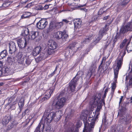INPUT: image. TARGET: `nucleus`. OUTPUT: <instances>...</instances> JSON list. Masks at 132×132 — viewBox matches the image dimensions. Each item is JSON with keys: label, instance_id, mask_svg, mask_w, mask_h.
Here are the masks:
<instances>
[{"label": "nucleus", "instance_id": "f257e3e1", "mask_svg": "<svg viewBox=\"0 0 132 132\" xmlns=\"http://www.w3.org/2000/svg\"><path fill=\"white\" fill-rule=\"evenodd\" d=\"M111 22L112 21L110 20L107 21H106V24L105 25L104 27L100 29L99 32L98 36L96 40V41L98 39V41H96L97 42H98L102 37L104 34L109 29V26H110Z\"/></svg>", "mask_w": 132, "mask_h": 132}, {"label": "nucleus", "instance_id": "f03ea898", "mask_svg": "<svg viewBox=\"0 0 132 132\" xmlns=\"http://www.w3.org/2000/svg\"><path fill=\"white\" fill-rule=\"evenodd\" d=\"M101 96V94L100 93H97L94 96V98L93 104L95 105H97V107L102 108L103 105L104 106L105 105V101H103L102 100H101L98 103V102L100 100Z\"/></svg>", "mask_w": 132, "mask_h": 132}, {"label": "nucleus", "instance_id": "7ed1b4c3", "mask_svg": "<svg viewBox=\"0 0 132 132\" xmlns=\"http://www.w3.org/2000/svg\"><path fill=\"white\" fill-rule=\"evenodd\" d=\"M44 116L46 117L45 121L47 124L50 123L56 116V113L54 112H50L48 110H46L44 113Z\"/></svg>", "mask_w": 132, "mask_h": 132}, {"label": "nucleus", "instance_id": "20e7f679", "mask_svg": "<svg viewBox=\"0 0 132 132\" xmlns=\"http://www.w3.org/2000/svg\"><path fill=\"white\" fill-rule=\"evenodd\" d=\"M132 30V22H128L125 25L121 27L120 30V34H124L129 31Z\"/></svg>", "mask_w": 132, "mask_h": 132}, {"label": "nucleus", "instance_id": "39448f33", "mask_svg": "<svg viewBox=\"0 0 132 132\" xmlns=\"http://www.w3.org/2000/svg\"><path fill=\"white\" fill-rule=\"evenodd\" d=\"M98 118V114L95 115L94 112H93L89 114L88 116V120L90 122V128H93L94 126L96 121Z\"/></svg>", "mask_w": 132, "mask_h": 132}, {"label": "nucleus", "instance_id": "423d86ee", "mask_svg": "<svg viewBox=\"0 0 132 132\" xmlns=\"http://www.w3.org/2000/svg\"><path fill=\"white\" fill-rule=\"evenodd\" d=\"M41 38L39 35V32L33 31L30 33L28 39V40L35 39L36 41H39L41 39Z\"/></svg>", "mask_w": 132, "mask_h": 132}, {"label": "nucleus", "instance_id": "0eeeda50", "mask_svg": "<svg viewBox=\"0 0 132 132\" xmlns=\"http://www.w3.org/2000/svg\"><path fill=\"white\" fill-rule=\"evenodd\" d=\"M66 101V98L64 97L59 99L55 104L56 109L59 110L62 108L65 105Z\"/></svg>", "mask_w": 132, "mask_h": 132}, {"label": "nucleus", "instance_id": "6e6552de", "mask_svg": "<svg viewBox=\"0 0 132 132\" xmlns=\"http://www.w3.org/2000/svg\"><path fill=\"white\" fill-rule=\"evenodd\" d=\"M48 22L45 19H42L38 22L36 26L39 29L42 30L45 28L48 24Z\"/></svg>", "mask_w": 132, "mask_h": 132}, {"label": "nucleus", "instance_id": "1a4fd4ad", "mask_svg": "<svg viewBox=\"0 0 132 132\" xmlns=\"http://www.w3.org/2000/svg\"><path fill=\"white\" fill-rule=\"evenodd\" d=\"M121 117L120 118V122L126 125L130 124L131 122L132 117L129 114H127L125 117Z\"/></svg>", "mask_w": 132, "mask_h": 132}, {"label": "nucleus", "instance_id": "9d476101", "mask_svg": "<svg viewBox=\"0 0 132 132\" xmlns=\"http://www.w3.org/2000/svg\"><path fill=\"white\" fill-rule=\"evenodd\" d=\"M54 35L55 37L58 39L62 38L63 37L65 39L68 36V35L66 34L65 31L63 32L57 31L55 33Z\"/></svg>", "mask_w": 132, "mask_h": 132}, {"label": "nucleus", "instance_id": "9b49d317", "mask_svg": "<svg viewBox=\"0 0 132 132\" xmlns=\"http://www.w3.org/2000/svg\"><path fill=\"white\" fill-rule=\"evenodd\" d=\"M67 48L69 50V52L75 53L78 50L79 47H77V43L74 42L70 44L67 47Z\"/></svg>", "mask_w": 132, "mask_h": 132}, {"label": "nucleus", "instance_id": "f8f14e48", "mask_svg": "<svg viewBox=\"0 0 132 132\" xmlns=\"http://www.w3.org/2000/svg\"><path fill=\"white\" fill-rule=\"evenodd\" d=\"M9 53L11 55L14 54L17 50L15 43L13 42H10L9 44Z\"/></svg>", "mask_w": 132, "mask_h": 132}, {"label": "nucleus", "instance_id": "ddd939ff", "mask_svg": "<svg viewBox=\"0 0 132 132\" xmlns=\"http://www.w3.org/2000/svg\"><path fill=\"white\" fill-rule=\"evenodd\" d=\"M77 81L78 79H75V77L69 83L70 90L72 92L75 91L76 85Z\"/></svg>", "mask_w": 132, "mask_h": 132}, {"label": "nucleus", "instance_id": "4468645a", "mask_svg": "<svg viewBox=\"0 0 132 132\" xmlns=\"http://www.w3.org/2000/svg\"><path fill=\"white\" fill-rule=\"evenodd\" d=\"M55 87H51L49 90L46 91V94L45 96L42 98V100L44 101L47 100L50 97L52 94L54 90Z\"/></svg>", "mask_w": 132, "mask_h": 132}, {"label": "nucleus", "instance_id": "2eb2a0df", "mask_svg": "<svg viewBox=\"0 0 132 132\" xmlns=\"http://www.w3.org/2000/svg\"><path fill=\"white\" fill-rule=\"evenodd\" d=\"M26 38L25 39V42H24L22 40L21 38L18 39L17 40V42L18 44V46L19 48L22 49H24V48L27 45V43L26 42Z\"/></svg>", "mask_w": 132, "mask_h": 132}, {"label": "nucleus", "instance_id": "dca6fc26", "mask_svg": "<svg viewBox=\"0 0 132 132\" xmlns=\"http://www.w3.org/2000/svg\"><path fill=\"white\" fill-rule=\"evenodd\" d=\"M106 58L105 57H103L101 61V62L98 67V71L99 72V76L100 77V76H103V74L104 72L106 70V69H104V67L102 66L103 61L105 62Z\"/></svg>", "mask_w": 132, "mask_h": 132}, {"label": "nucleus", "instance_id": "f3484780", "mask_svg": "<svg viewBox=\"0 0 132 132\" xmlns=\"http://www.w3.org/2000/svg\"><path fill=\"white\" fill-rule=\"evenodd\" d=\"M87 115L88 114H84L82 112V113L81 117H82V116H84V119L83 120V122L84 123V128H86L85 129L88 132H90L91 129L89 128H88V123H87L86 120Z\"/></svg>", "mask_w": 132, "mask_h": 132}, {"label": "nucleus", "instance_id": "a211bd4d", "mask_svg": "<svg viewBox=\"0 0 132 132\" xmlns=\"http://www.w3.org/2000/svg\"><path fill=\"white\" fill-rule=\"evenodd\" d=\"M55 26V24L52 22H51L50 23L49 27L45 31V34H49L55 28H56Z\"/></svg>", "mask_w": 132, "mask_h": 132}, {"label": "nucleus", "instance_id": "6ab92c4d", "mask_svg": "<svg viewBox=\"0 0 132 132\" xmlns=\"http://www.w3.org/2000/svg\"><path fill=\"white\" fill-rule=\"evenodd\" d=\"M126 54V52L125 50L123 52L122 55H121L120 53L119 54L116 60V63L122 65V64L123 57Z\"/></svg>", "mask_w": 132, "mask_h": 132}, {"label": "nucleus", "instance_id": "aec40b11", "mask_svg": "<svg viewBox=\"0 0 132 132\" xmlns=\"http://www.w3.org/2000/svg\"><path fill=\"white\" fill-rule=\"evenodd\" d=\"M127 112V110L126 107L121 106L118 111V115L122 117L126 116Z\"/></svg>", "mask_w": 132, "mask_h": 132}, {"label": "nucleus", "instance_id": "412c9836", "mask_svg": "<svg viewBox=\"0 0 132 132\" xmlns=\"http://www.w3.org/2000/svg\"><path fill=\"white\" fill-rule=\"evenodd\" d=\"M17 58V62L19 64H22L24 63L25 57L23 56V55L21 53H19L18 54Z\"/></svg>", "mask_w": 132, "mask_h": 132}, {"label": "nucleus", "instance_id": "4be33fe9", "mask_svg": "<svg viewBox=\"0 0 132 132\" xmlns=\"http://www.w3.org/2000/svg\"><path fill=\"white\" fill-rule=\"evenodd\" d=\"M10 115L8 116H5L2 119V123L3 126H5L9 122L11 119Z\"/></svg>", "mask_w": 132, "mask_h": 132}, {"label": "nucleus", "instance_id": "5701e85b", "mask_svg": "<svg viewBox=\"0 0 132 132\" xmlns=\"http://www.w3.org/2000/svg\"><path fill=\"white\" fill-rule=\"evenodd\" d=\"M42 50V47L40 46H38L35 47L32 51V54L34 56H36L39 54Z\"/></svg>", "mask_w": 132, "mask_h": 132}, {"label": "nucleus", "instance_id": "b1692460", "mask_svg": "<svg viewBox=\"0 0 132 132\" xmlns=\"http://www.w3.org/2000/svg\"><path fill=\"white\" fill-rule=\"evenodd\" d=\"M75 28H79L81 26L82 21L80 19H76L74 20Z\"/></svg>", "mask_w": 132, "mask_h": 132}, {"label": "nucleus", "instance_id": "393cba45", "mask_svg": "<svg viewBox=\"0 0 132 132\" xmlns=\"http://www.w3.org/2000/svg\"><path fill=\"white\" fill-rule=\"evenodd\" d=\"M96 68V66L94 64H92L91 65L89 69V70L90 73V77L93 75L94 76H95V69Z\"/></svg>", "mask_w": 132, "mask_h": 132}, {"label": "nucleus", "instance_id": "a878e982", "mask_svg": "<svg viewBox=\"0 0 132 132\" xmlns=\"http://www.w3.org/2000/svg\"><path fill=\"white\" fill-rule=\"evenodd\" d=\"M117 67L114 70V78L116 80L118 78V75L119 69L121 67L122 65L116 63Z\"/></svg>", "mask_w": 132, "mask_h": 132}, {"label": "nucleus", "instance_id": "bb28decb", "mask_svg": "<svg viewBox=\"0 0 132 132\" xmlns=\"http://www.w3.org/2000/svg\"><path fill=\"white\" fill-rule=\"evenodd\" d=\"M1 70L3 73V76H6L8 75L10 71V69L9 68L5 66L1 68Z\"/></svg>", "mask_w": 132, "mask_h": 132}, {"label": "nucleus", "instance_id": "cd10ccee", "mask_svg": "<svg viewBox=\"0 0 132 132\" xmlns=\"http://www.w3.org/2000/svg\"><path fill=\"white\" fill-rule=\"evenodd\" d=\"M100 18V17L98 15H93L92 17L89 20L88 22L90 23H92L93 22H95L96 20H98Z\"/></svg>", "mask_w": 132, "mask_h": 132}, {"label": "nucleus", "instance_id": "c85d7f7f", "mask_svg": "<svg viewBox=\"0 0 132 132\" xmlns=\"http://www.w3.org/2000/svg\"><path fill=\"white\" fill-rule=\"evenodd\" d=\"M120 127L118 126H113L111 128L109 132H120Z\"/></svg>", "mask_w": 132, "mask_h": 132}, {"label": "nucleus", "instance_id": "c756f323", "mask_svg": "<svg viewBox=\"0 0 132 132\" xmlns=\"http://www.w3.org/2000/svg\"><path fill=\"white\" fill-rule=\"evenodd\" d=\"M92 36L91 35H90L88 37L85 38L82 41V43L84 44H86L90 42L92 39Z\"/></svg>", "mask_w": 132, "mask_h": 132}, {"label": "nucleus", "instance_id": "7c9ffc66", "mask_svg": "<svg viewBox=\"0 0 132 132\" xmlns=\"http://www.w3.org/2000/svg\"><path fill=\"white\" fill-rule=\"evenodd\" d=\"M29 33V30L28 28L25 27L23 28L21 35L25 37L28 35Z\"/></svg>", "mask_w": 132, "mask_h": 132}, {"label": "nucleus", "instance_id": "2f4dec72", "mask_svg": "<svg viewBox=\"0 0 132 132\" xmlns=\"http://www.w3.org/2000/svg\"><path fill=\"white\" fill-rule=\"evenodd\" d=\"M51 43L50 44H49V43L48 44V45H50V49H52V50L56 49L57 46L56 43L53 41H52H52H51Z\"/></svg>", "mask_w": 132, "mask_h": 132}, {"label": "nucleus", "instance_id": "473e14b6", "mask_svg": "<svg viewBox=\"0 0 132 132\" xmlns=\"http://www.w3.org/2000/svg\"><path fill=\"white\" fill-rule=\"evenodd\" d=\"M7 61L9 64L12 65L14 62L15 60L14 57L11 56L7 57Z\"/></svg>", "mask_w": 132, "mask_h": 132}, {"label": "nucleus", "instance_id": "72a5a7b5", "mask_svg": "<svg viewBox=\"0 0 132 132\" xmlns=\"http://www.w3.org/2000/svg\"><path fill=\"white\" fill-rule=\"evenodd\" d=\"M7 54V51L4 50L0 53V59H2L5 57Z\"/></svg>", "mask_w": 132, "mask_h": 132}, {"label": "nucleus", "instance_id": "f704fd0d", "mask_svg": "<svg viewBox=\"0 0 132 132\" xmlns=\"http://www.w3.org/2000/svg\"><path fill=\"white\" fill-rule=\"evenodd\" d=\"M84 72L83 71H78L75 77V79H77L78 80L80 77L82 78L83 77V76L84 75Z\"/></svg>", "mask_w": 132, "mask_h": 132}, {"label": "nucleus", "instance_id": "c9c22d12", "mask_svg": "<svg viewBox=\"0 0 132 132\" xmlns=\"http://www.w3.org/2000/svg\"><path fill=\"white\" fill-rule=\"evenodd\" d=\"M31 13L29 12H25L22 15V18H28L31 16Z\"/></svg>", "mask_w": 132, "mask_h": 132}, {"label": "nucleus", "instance_id": "e433bc0d", "mask_svg": "<svg viewBox=\"0 0 132 132\" xmlns=\"http://www.w3.org/2000/svg\"><path fill=\"white\" fill-rule=\"evenodd\" d=\"M12 3V2L11 1L5 2L2 5V7L5 8L8 7Z\"/></svg>", "mask_w": 132, "mask_h": 132}, {"label": "nucleus", "instance_id": "4c0bfd02", "mask_svg": "<svg viewBox=\"0 0 132 132\" xmlns=\"http://www.w3.org/2000/svg\"><path fill=\"white\" fill-rule=\"evenodd\" d=\"M45 127V125L44 124L42 123L41 122H40L38 126L36 128H37V129H40V128H41V129L42 130H43L44 128Z\"/></svg>", "mask_w": 132, "mask_h": 132}, {"label": "nucleus", "instance_id": "58836bf2", "mask_svg": "<svg viewBox=\"0 0 132 132\" xmlns=\"http://www.w3.org/2000/svg\"><path fill=\"white\" fill-rule=\"evenodd\" d=\"M130 0H121L120 4L122 6L126 5L130 1Z\"/></svg>", "mask_w": 132, "mask_h": 132}, {"label": "nucleus", "instance_id": "ea45409f", "mask_svg": "<svg viewBox=\"0 0 132 132\" xmlns=\"http://www.w3.org/2000/svg\"><path fill=\"white\" fill-rule=\"evenodd\" d=\"M24 100H23V101H21L19 102V103L18 104V105L20 108V111H21L22 109V108L23 106L24 105Z\"/></svg>", "mask_w": 132, "mask_h": 132}, {"label": "nucleus", "instance_id": "a19ab883", "mask_svg": "<svg viewBox=\"0 0 132 132\" xmlns=\"http://www.w3.org/2000/svg\"><path fill=\"white\" fill-rule=\"evenodd\" d=\"M63 25V23L62 22L57 23L55 24L56 29H58L61 28Z\"/></svg>", "mask_w": 132, "mask_h": 132}, {"label": "nucleus", "instance_id": "79ce46f5", "mask_svg": "<svg viewBox=\"0 0 132 132\" xmlns=\"http://www.w3.org/2000/svg\"><path fill=\"white\" fill-rule=\"evenodd\" d=\"M127 40L126 39H125L121 43L120 45V48H122L126 44V42L127 41Z\"/></svg>", "mask_w": 132, "mask_h": 132}, {"label": "nucleus", "instance_id": "37998d69", "mask_svg": "<svg viewBox=\"0 0 132 132\" xmlns=\"http://www.w3.org/2000/svg\"><path fill=\"white\" fill-rule=\"evenodd\" d=\"M16 103L15 101H14L13 103H11L10 106V109L12 110H14L15 109V105Z\"/></svg>", "mask_w": 132, "mask_h": 132}, {"label": "nucleus", "instance_id": "c03bdc74", "mask_svg": "<svg viewBox=\"0 0 132 132\" xmlns=\"http://www.w3.org/2000/svg\"><path fill=\"white\" fill-rule=\"evenodd\" d=\"M119 36L120 35L118 32H117L116 35L115 36L114 38L113 39V42H116L117 41L118 39L119 38Z\"/></svg>", "mask_w": 132, "mask_h": 132}, {"label": "nucleus", "instance_id": "a18cd8bd", "mask_svg": "<svg viewBox=\"0 0 132 132\" xmlns=\"http://www.w3.org/2000/svg\"><path fill=\"white\" fill-rule=\"evenodd\" d=\"M126 49L128 53H129L132 51V45L128 46V45L126 47Z\"/></svg>", "mask_w": 132, "mask_h": 132}, {"label": "nucleus", "instance_id": "49530a36", "mask_svg": "<svg viewBox=\"0 0 132 132\" xmlns=\"http://www.w3.org/2000/svg\"><path fill=\"white\" fill-rule=\"evenodd\" d=\"M14 121H13L12 122L10 123L8 126V129L10 130L12 129L13 127L14 124Z\"/></svg>", "mask_w": 132, "mask_h": 132}, {"label": "nucleus", "instance_id": "de8ad7c7", "mask_svg": "<svg viewBox=\"0 0 132 132\" xmlns=\"http://www.w3.org/2000/svg\"><path fill=\"white\" fill-rule=\"evenodd\" d=\"M105 11V10H104L103 8H101L99 10L98 12V14H97V15H100V16L101 17V15Z\"/></svg>", "mask_w": 132, "mask_h": 132}, {"label": "nucleus", "instance_id": "09e8293b", "mask_svg": "<svg viewBox=\"0 0 132 132\" xmlns=\"http://www.w3.org/2000/svg\"><path fill=\"white\" fill-rule=\"evenodd\" d=\"M102 108L97 106V109L95 111V112L94 113L95 114V115H97V114H98V116H99V115L100 114V110Z\"/></svg>", "mask_w": 132, "mask_h": 132}, {"label": "nucleus", "instance_id": "8fccbe9b", "mask_svg": "<svg viewBox=\"0 0 132 132\" xmlns=\"http://www.w3.org/2000/svg\"><path fill=\"white\" fill-rule=\"evenodd\" d=\"M116 85L115 82H114L112 83V86H111V90H115L116 88Z\"/></svg>", "mask_w": 132, "mask_h": 132}, {"label": "nucleus", "instance_id": "3c124183", "mask_svg": "<svg viewBox=\"0 0 132 132\" xmlns=\"http://www.w3.org/2000/svg\"><path fill=\"white\" fill-rule=\"evenodd\" d=\"M103 125L104 126L105 128H108L109 126V124L106 121L103 122Z\"/></svg>", "mask_w": 132, "mask_h": 132}, {"label": "nucleus", "instance_id": "603ef678", "mask_svg": "<svg viewBox=\"0 0 132 132\" xmlns=\"http://www.w3.org/2000/svg\"><path fill=\"white\" fill-rule=\"evenodd\" d=\"M30 60L29 59L27 58L26 59L25 63L27 65H29L30 64Z\"/></svg>", "mask_w": 132, "mask_h": 132}, {"label": "nucleus", "instance_id": "864d4df0", "mask_svg": "<svg viewBox=\"0 0 132 132\" xmlns=\"http://www.w3.org/2000/svg\"><path fill=\"white\" fill-rule=\"evenodd\" d=\"M53 50L52 49H50V48L49 49H48V50L47 51V53L49 55H51L53 53Z\"/></svg>", "mask_w": 132, "mask_h": 132}, {"label": "nucleus", "instance_id": "5fc2aeb1", "mask_svg": "<svg viewBox=\"0 0 132 132\" xmlns=\"http://www.w3.org/2000/svg\"><path fill=\"white\" fill-rule=\"evenodd\" d=\"M36 9L38 10H43V7L41 5H38L36 7Z\"/></svg>", "mask_w": 132, "mask_h": 132}, {"label": "nucleus", "instance_id": "6e6d98bb", "mask_svg": "<svg viewBox=\"0 0 132 132\" xmlns=\"http://www.w3.org/2000/svg\"><path fill=\"white\" fill-rule=\"evenodd\" d=\"M28 0H21V3L23 4H25L28 1Z\"/></svg>", "mask_w": 132, "mask_h": 132}, {"label": "nucleus", "instance_id": "4d7b16f0", "mask_svg": "<svg viewBox=\"0 0 132 132\" xmlns=\"http://www.w3.org/2000/svg\"><path fill=\"white\" fill-rule=\"evenodd\" d=\"M68 130L70 131L69 132H72L74 130V128L71 127L68 129Z\"/></svg>", "mask_w": 132, "mask_h": 132}, {"label": "nucleus", "instance_id": "13d9d810", "mask_svg": "<svg viewBox=\"0 0 132 132\" xmlns=\"http://www.w3.org/2000/svg\"><path fill=\"white\" fill-rule=\"evenodd\" d=\"M29 111H30L29 110V109L27 108L25 110L24 112H26V114H27V115H28L29 114Z\"/></svg>", "mask_w": 132, "mask_h": 132}, {"label": "nucleus", "instance_id": "bf43d9fd", "mask_svg": "<svg viewBox=\"0 0 132 132\" xmlns=\"http://www.w3.org/2000/svg\"><path fill=\"white\" fill-rule=\"evenodd\" d=\"M106 95L104 94V95L102 96V98L101 100H102L103 101H105L104 99L106 97Z\"/></svg>", "mask_w": 132, "mask_h": 132}, {"label": "nucleus", "instance_id": "052dcab7", "mask_svg": "<svg viewBox=\"0 0 132 132\" xmlns=\"http://www.w3.org/2000/svg\"><path fill=\"white\" fill-rule=\"evenodd\" d=\"M127 126H128V130H130L131 128H132V126L131 125L130 123V124L127 125H126Z\"/></svg>", "mask_w": 132, "mask_h": 132}, {"label": "nucleus", "instance_id": "680f3d73", "mask_svg": "<svg viewBox=\"0 0 132 132\" xmlns=\"http://www.w3.org/2000/svg\"><path fill=\"white\" fill-rule=\"evenodd\" d=\"M106 117L105 115H104L103 116V121H106Z\"/></svg>", "mask_w": 132, "mask_h": 132}, {"label": "nucleus", "instance_id": "e2e57ef3", "mask_svg": "<svg viewBox=\"0 0 132 132\" xmlns=\"http://www.w3.org/2000/svg\"><path fill=\"white\" fill-rule=\"evenodd\" d=\"M123 96H121V98H120V101L119 102V105H120V104L122 102V101L123 99Z\"/></svg>", "mask_w": 132, "mask_h": 132}, {"label": "nucleus", "instance_id": "0e129e2a", "mask_svg": "<svg viewBox=\"0 0 132 132\" xmlns=\"http://www.w3.org/2000/svg\"><path fill=\"white\" fill-rule=\"evenodd\" d=\"M114 90H111V92L110 94L112 97L114 95Z\"/></svg>", "mask_w": 132, "mask_h": 132}, {"label": "nucleus", "instance_id": "69168bd1", "mask_svg": "<svg viewBox=\"0 0 132 132\" xmlns=\"http://www.w3.org/2000/svg\"><path fill=\"white\" fill-rule=\"evenodd\" d=\"M31 4L32 3H31L27 4L26 6L25 7H29L31 6Z\"/></svg>", "mask_w": 132, "mask_h": 132}, {"label": "nucleus", "instance_id": "338daca9", "mask_svg": "<svg viewBox=\"0 0 132 132\" xmlns=\"http://www.w3.org/2000/svg\"><path fill=\"white\" fill-rule=\"evenodd\" d=\"M62 22H63L65 23H68L69 21H68L67 20L65 19H63L62 20Z\"/></svg>", "mask_w": 132, "mask_h": 132}, {"label": "nucleus", "instance_id": "774afa93", "mask_svg": "<svg viewBox=\"0 0 132 132\" xmlns=\"http://www.w3.org/2000/svg\"><path fill=\"white\" fill-rule=\"evenodd\" d=\"M64 93L63 92H61L59 95L58 96V97H60L64 95Z\"/></svg>", "mask_w": 132, "mask_h": 132}]
</instances>
